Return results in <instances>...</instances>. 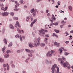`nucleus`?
<instances>
[{
	"mask_svg": "<svg viewBox=\"0 0 73 73\" xmlns=\"http://www.w3.org/2000/svg\"><path fill=\"white\" fill-rule=\"evenodd\" d=\"M4 42L6 45L7 44V40L5 38H4L3 40Z\"/></svg>",
	"mask_w": 73,
	"mask_h": 73,
	"instance_id": "nucleus-14",
	"label": "nucleus"
},
{
	"mask_svg": "<svg viewBox=\"0 0 73 73\" xmlns=\"http://www.w3.org/2000/svg\"><path fill=\"white\" fill-rule=\"evenodd\" d=\"M59 51H60V54H61V53H62V50L61 49V48H59Z\"/></svg>",
	"mask_w": 73,
	"mask_h": 73,
	"instance_id": "nucleus-32",
	"label": "nucleus"
},
{
	"mask_svg": "<svg viewBox=\"0 0 73 73\" xmlns=\"http://www.w3.org/2000/svg\"><path fill=\"white\" fill-rule=\"evenodd\" d=\"M54 45H56V46H57V47H59V45L60 44V43H57V42H55L54 43Z\"/></svg>",
	"mask_w": 73,
	"mask_h": 73,
	"instance_id": "nucleus-9",
	"label": "nucleus"
},
{
	"mask_svg": "<svg viewBox=\"0 0 73 73\" xmlns=\"http://www.w3.org/2000/svg\"><path fill=\"white\" fill-rule=\"evenodd\" d=\"M33 24H34L33 22H32L30 25V26L31 27H33Z\"/></svg>",
	"mask_w": 73,
	"mask_h": 73,
	"instance_id": "nucleus-37",
	"label": "nucleus"
},
{
	"mask_svg": "<svg viewBox=\"0 0 73 73\" xmlns=\"http://www.w3.org/2000/svg\"><path fill=\"white\" fill-rule=\"evenodd\" d=\"M42 29H41V30H40L39 31V32L40 33L39 34V35H41V34L42 33Z\"/></svg>",
	"mask_w": 73,
	"mask_h": 73,
	"instance_id": "nucleus-20",
	"label": "nucleus"
},
{
	"mask_svg": "<svg viewBox=\"0 0 73 73\" xmlns=\"http://www.w3.org/2000/svg\"><path fill=\"white\" fill-rule=\"evenodd\" d=\"M43 0H36V2L37 3H38L40 2V1H42Z\"/></svg>",
	"mask_w": 73,
	"mask_h": 73,
	"instance_id": "nucleus-47",
	"label": "nucleus"
},
{
	"mask_svg": "<svg viewBox=\"0 0 73 73\" xmlns=\"http://www.w3.org/2000/svg\"><path fill=\"white\" fill-rule=\"evenodd\" d=\"M10 13L11 15L12 16H13V15H14V13L13 12H11Z\"/></svg>",
	"mask_w": 73,
	"mask_h": 73,
	"instance_id": "nucleus-33",
	"label": "nucleus"
},
{
	"mask_svg": "<svg viewBox=\"0 0 73 73\" xmlns=\"http://www.w3.org/2000/svg\"><path fill=\"white\" fill-rule=\"evenodd\" d=\"M50 21L51 23H53V19L52 18V19H50Z\"/></svg>",
	"mask_w": 73,
	"mask_h": 73,
	"instance_id": "nucleus-41",
	"label": "nucleus"
},
{
	"mask_svg": "<svg viewBox=\"0 0 73 73\" xmlns=\"http://www.w3.org/2000/svg\"><path fill=\"white\" fill-rule=\"evenodd\" d=\"M64 61L62 60L60 62V64L62 65H63L64 66V67H67V68L69 69H70V65H69V63L68 62H66V63H65L64 62Z\"/></svg>",
	"mask_w": 73,
	"mask_h": 73,
	"instance_id": "nucleus-1",
	"label": "nucleus"
},
{
	"mask_svg": "<svg viewBox=\"0 0 73 73\" xmlns=\"http://www.w3.org/2000/svg\"><path fill=\"white\" fill-rule=\"evenodd\" d=\"M17 31L19 33H21V31H20V29L19 28H17Z\"/></svg>",
	"mask_w": 73,
	"mask_h": 73,
	"instance_id": "nucleus-44",
	"label": "nucleus"
},
{
	"mask_svg": "<svg viewBox=\"0 0 73 73\" xmlns=\"http://www.w3.org/2000/svg\"><path fill=\"white\" fill-rule=\"evenodd\" d=\"M9 56V55L8 54H7L4 55V57L5 58H8Z\"/></svg>",
	"mask_w": 73,
	"mask_h": 73,
	"instance_id": "nucleus-10",
	"label": "nucleus"
},
{
	"mask_svg": "<svg viewBox=\"0 0 73 73\" xmlns=\"http://www.w3.org/2000/svg\"><path fill=\"white\" fill-rule=\"evenodd\" d=\"M34 11H35V9H32L31 10V13H33V12H34Z\"/></svg>",
	"mask_w": 73,
	"mask_h": 73,
	"instance_id": "nucleus-27",
	"label": "nucleus"
},
{
	"mask_svg": "<svg viewBox=\"0 0 73 73\" xmlns=\"http://www.w3.org/2000/svg\"><path fill=\"white\" fill-rule=\"evenodd\" d=\"M2 52L3 53H4L5 52V46H4V47L2 49Z\"/></svg>",
	"mask_w": 73,
	"mask_h": 73,
	"instance_id": "nucleus-16",
	"label": "nucleus"
},
{
	"mask_svg": "<svg viewBox=\"0 0 73 73\" xmlns=\"http://www.w3.org/2000/svg\"><path fill=\"white\" fill-rule=\"evenodd\" d=\"M35 12H36V11L37 12V13H38V11H37V10L36 9H35V10H34Z\"/></svg>",
	"mask_w": 73,
	"mask_h": 73,
	"instance_id": "nucleus-49",
	"label": "nucleus"
},
{
	"mask_svg": "<svg viewBox=\"0 0 73 73\" xmlns=\"http://www.w3.org/2000/svg\"><path fill=\"white\" fill-rule=\"evenodd\" d=\"M13 19L14 20H18V18L17 17H13Z\"/></svg>",
	"mask_w": 73,
	"mask_h": 73,
	"instance_id": "nucleus-25",
	"label": "nucleus"
},
{
	"mask_svg": "<svg viewBox=\"0 0 73 73\" xmlns=\"http://www.w3.org/2000/svg\"><path fill=\"white\" fill-rule=\"evenodd\" d=\"M29 46L31 48H33V47H34V46L33 45V44H32V43H29Z\"/></svg>",
	"mask_w": 73,
	"mask_h": 73,
	"instance_id": "nucleus-12",
	"label": "nucleus"
},
{
	"mask_svg": "<svg viewBox=\"0 0 73 73\" xmlns=\"http://www.w3.org/2000/svg\"><path fill=\"white\" fill-rule=\"evenodd\" d=\"M44 42H45V43L46 44H48V42H47V41H46V40H44Z\"/></svg>",
	"mask_w": 73,
	"mask_h": 73,
	"instance_id": "nucleus-50",
	"label": "nucleus"
},
{
	"mask_svg": "<svg viewBox=\"0 0 73 73\" xmlns=\"http://www.w3.org/2000/svg\"><path fill=\"white\" fill-rule=\"evenodd\" d=\"M25 62L26 63H28V61L27 59H26V60H25Z\"/></svg>",
	"mask_w": 73,
	"mask_h": 73,
	"instance_id": "nucleus-60",
	"label": "nucleus"
},
{
	"mask_svg": "<svg viewBox=\"0 0 73 73\" xmlns=\"http://www.w3.org/2000/svg\"><path fill=\"white\" fill-rule=\"evenodd\" d=\"M50 53L51 54H50V52H48L46 54L47 56H50V57H51V56H52V54H54V50H51L50 51Z\"/></svg>",
	"mask_w": 73,
	"mask_h": 73,
	"instance_id": "nucleus-4",
	"label": "nucleus"
},
{
	"mask_svg": "<svg viewBox=\"0 0 73 73\" xmlns=\"http://www.w3.org/2000/svg\"><path fill=\"white\" fill-rule=\"evenodd\" d=\"M60 2L59 1H58L57 2V3L58 4V5L59 6L60 5Z\"/></svg>",
	"mask_w": 73,
	"mask_h": 73,
	"instance_id": "nucleus-45",
	"label": "nucleus"
},
{
	"mask_svg": "<svg viewBox=\"0 0 73 73\" xmlns=\"http://www.w3.org/2000/svg\"><path fill=\"white\" fill-rule=\"evenodd\" d=\"M22 38L23 40H25V37L24 36H22Z\"/></svg>",
	"mask_w": 73,
	"mask_h": 73,
	"instance_id": "nucleus-62",
	"label": "nucleus"
},
{
	"mask_svg": "<svg viewBox=\"0 0 73 73\" xmlns=\"http://www.w3.org/2000/svg\"><path fill=\"white\" fill-rule=\"evenodd\" d=\"M36 12L34 11V12L33 13V16H36Z\"/></svg>",
	"mask_w": 73,
	"mask_h": 73,
	"instance_id": "nucleus-36",
	"label": "nucleus"
},
{
	"mask_svg": "<svg viewBox=\"0 0 73 73\" xmlns=\"http://www.w3.org/2000/svg\"><path fill=\"white\" fill-rule=\"evenodd\" d=\"M11 52H11V51L10 50H8L6 51V53L7 54H8L9 53H11Z\"/></svg>",
	"mask_w": 73,
	"mask_h": 73,
	"instance_id": "nucleus-21",
	"label": "nucleus"
},
{
	"mask_svg": "<svg viewBox=\"0 0 73 73\" xmlns=\"http://www.w3.org/2000/svg\"><path fill=\"white\" fill-rule=\"evenodd\" d=\"M53 25H58V23L57 22L56 23H52Z\"/></svg>",
	"mask_w": 73,
	"mask_h": 73,
	"instance_id": "nucleus-22",
	"label": "nucleus"
},
{
	"mask_svg": "<svg viewBox=\"0 0 73 73\" xmlns=\"http://www.w3.org/2000/svg\"><path fill=\"white\" fill-rule=\"evenodd\" d=\"M45 62L47 64H49V61H48V60H46Z\"/></svg>",
	"mask_w": 73,
	"mask_h": 73,
	"instance_id": "nucleus-35",
	"label": "nucleus"
},
{
	"mask_svg": "<svg viewBox=\"0 0 73 73\" xmlns=\"http://www.w3.org/2000/svg\"><path fill=\"white\" fill-rule=\"evenodd\" d=\"M40 46L42 47H44L45 46V44L44 43H41L40 44Z\"/></svg>",
	"mask_w": 73,
	"mask_h": 73,
	"instance_id": "nucleus-11",
	"label": "nucleus"
},
{
	"mask_svg": "<svg viewBox=\"0 0 73 73\" xmlns=\"http://www.w3.org/2000/svg\"><path fill=\"white\" fill-rule=\"evenodd\" d=\"M10 28H11V29H14V27H13V25H12V24H11L10 25Z\"/></svg>",
	"mask_w": 73,
	"mask_h": 73,
	"instance_id": "nucleus-15",
	"label": "nucleus"
},
{
	"mask_svg": "<svg viewBox=\"0 0 73 73\" xmlns=\"http://www.w3.org/2000/svg\"><path fill=\"white\" fill-rule=\"evenodd\" d=\"M40 12H41V13H44V11H43L42 10L40 11Z\"/></svg>",
	"mask_w": 73,
	"mask_h": 73,
	"instance_id": "nucleus-57",
	"label": "nucleus"
},
{
	"mask_svg": "<svg viewBox=\"0 0 73 73\" xmlns=\"http://www.w3.org/2000/svg\"><path fill=\"white\" fill-rule=\"evenodd\" d=\"M69 8L70 11L72 10V7L71 6H69Z\"/></svg>",
	"mask_w": 73,
	"mask_h": 73,
	"instance_id": "nucleus-30",
	"label": "nucleus"
},
{
	"mask_svg": "<svg viewBox=\"0 0 73 73\" xmlns=\"http://www.w3.org/2000/svg\"><path fill=\"white\" fill-rule=\"evenodd\" d=\"M15 37L16 38L18 37V38H19V37L20 41L21 42L23 41V39H22V37H21V35H20L19 36V35L17 34L15 36Z\"/></svg>",
	"mask_w": 73,
	"mask_h": 73,
	"instance_id": "nucleus-6",
	"label": "nucleus"
},
{
	"mask_svg": "<svg viewBox=\"0 0 73 73\" xmlns=\"http://www.w3.org/2000/svg\"><path fill=\"white\" fill-rule=\"evenodd\" d=\"M7 70H9V65H7Z\"/></svg>",
	"mask_w": 73,
	"mask_h": 73,
	"instance_id": "nucleus-43",
	"label": "nucleus"
},
{
	"mask_svg": "<svg viewBox=\"0 0 73 73\" xmlns=\"http://www.w3.org/2000/svg\"><path fill=\"white\" fill-rule=\"evenodd\" d=\"M12 42H10L9 44L8 45V47H11V46H12Z\"/></svg>",
	"mask_w": 73,
	"mask_h": 73,
	"instance_id": "nucleus-19",
	"label": "nucleus"
},
{
	"mask_svg": "<svg viewBox=\"0 0 73 73\" xmlns=\"http://www.w3.org/2000/svg\"><path fill=\"white\" fill-rule=\"evenodd\" d=\"M20 3H21V4H23V2H24V1L23 0H20L19 1Z\"/></svg>",
	"mask_w": 73,
	"mask_h": 73,
	"instance_id": "nucleus-39",
	"label": "nucleus"
},
{
	"mask_svg": "<svg viewBox=\"0 0 73 73\" xmlns=\"http://www.w3.org/2000/svg\"><path fill=\"white\" fill-rule=\"evenodd\" d=\"M9 14V13L4 12V13H2L1 15L2 16H7Z\"/></svg>",
	"mask_w": 73,
	"mask_h": 73,
	"instance_id": "nucleus-5",
	"label": "nucleus"
},
{
	"mask_svg": "<svg viewBox=\"0 0 73 73\" xmlns=\"http://www.w3.org/2000/svg\"><path fill=\"white\" fill-rule=\"evenodd\" d=\"M7 9H8V7H5V9L4 10V12H5V11H6V10H7Z\"/></svg>",
	"mask_w": 73,
	"mask_h": 73,
	"instance_id": "nucleus-42",
	"label": "nucleus"
},
{
	"mask_svg": "<svg viewBox=\"0 0 73 73\" xmlns=\"http://www.w3.org/2000/svg\"><path fill=\"white\" fill-rule=\"evenodd\" d=\"M49 12V10H46V13H48Z\"/></svg>",
	"mask_w": 73,
	"mask_h": 73,
	"instance_id": "nucleus-63",
	"label": "nucleus"
},
{
	"mask_svg": "<svg viewBox=\"0 0 73 73\" xmlns=\"http://www.w3.org/2000/svg\"><path fill=\"white\" fill-rule=\"evenodd\" d=\"M1 10H4V8L3 7H2L1 8Z\"/></svg>",
	"mask_w": 73,
	"mask_h": 73,
	"instance_id": "nucleus-58",
	"label": "nucleus"
},
{
	"mask_svg": "<svg viewBox=\"0 0 73 73\" xmlns=\"http://www.w3.org/2000/svg\"><path fill=\"white\" fill-rule=\"evenodd\" d=\"M56 69L57 70H56V72H55L54 73L56 72V73H62L61 72H59L60 69H59L58 67H56Z\"/></svg>",
	"mask_w": 73,
	"mask_h": 73,
	"instance_id": "nucleus-7",
	"label": "nucleus"
},
{
	"mask_svg": "<svg viewBox=\"0 0 73 73\" xmlns=\"http://www.w3.org/2000/svg\"><path fill=\"white\" fill-rule=\"evenodd\" d=\"M68 54H69V53H68L66 52H64V55H65L66 56H68Z\"/></svg>",
	"mask_w": 73,
	"mask_h": 73,
	"instance_id": "nucleus-31",
	"label": "nucleus"
},
{
	"mask_svg": "<svg viewBox=\"0 0 73 73\" xmlns=\"http://www.w3.org/2000/svg\"><path fill=\"white\" fill-rule=\"evenodd\" d=\"M25 52H28V53H30L31 51L30 50L28 49H25Z\"/></svg>",
	"mask_w": 73,
	"mask_h": 73,
	"instance_id": "nucleus-18",
	"label": "nucleus"
},
{
	"mask_svg": "<svg viewBox=\"0 0 73 73\" xmlns=\"http://www.w3.org/2000/svg\"><path fill=\"white\" fill-rule=\"evenodd\" d=\"M11 67L13 68H15V65H14V64H12L11 65Z\"/></svg>",
	"mask_w": 73,
	"mask_h": 73,
	"instance_id": "nucleus-38",
	"label": "nucleus"
},
{
	"mask_svg": "<svg viewBox=\"0 0 73 73\" xmlns=\"http://www.w3.org/2000/svg\"><path fill=\"white\" fill-rule=\"evenodd\" d=\"M10 64H13V61H11L10 62Z\"/></svg>",
	"mask_w": 73,
	"mask_h": 73,
	"instance_id": "nucleus-53",
	"label": "nucleus"
},
{
	"mask_svg": "<svg viewBox=\"0 0 73 73\" xmlns=\"http://www.w3.org/2000/svg\"><path fill=\"white\" fill-rule=\"evenodd\" d=\"M17 53H20V50H17Z\"/></svg>",
	"mask_w": 73,
	"mask_h": 73,
	"instance_id": "nucleus-52",
	"label": "nucleus"
},
{
	"mask_svg": "<svg viewBox=\"0 0 73 73\" xmlns=\"http://www.w3.org/2000/svg\"><path fill=\"white\" fill-rule=\"evenodd\" d=\"M5 1V0H0V1L1 2H4Z\"/></svg>",
	"mask_w": 73,
	"mask_h": 73,
	"instance_id": "nucleus-54",
	"label": "nucleus"
},
{
	"mask_svg": "<svg viewBox=\"0 0 73 73\" xmlns=\"http://www.w3.org/2000/svg\"><path fill=\"white\" fill-rule=\"evenodd\" d=\"M30 54H28V56H29V57H32V54H31V53H30Z\"/></svg>",
	"mask_w": 73,
	"mask_h": 73,
	"instance_id": "nucleus-28",
	"label": "nucleus"
},
{
	"mask_svg": "<svg viewBox=\"0 0 73 73\" xmlns=\"http://www.w3.org/2000/svg\"><path fill=\"white\" fill-rule=\"evenodd\" d=\"M56 66H57V65L56 64H54V65H52V67L51 68L52 70V73H55L54 72H56V70L55 69V68H56Z\"/></svg>",
	"mask_w": 73,
	"mask_h": 73,
	"instance_id": "nucleus-3",
	"label": "nucleus"
},
{
	"mask_svg": "<svg viewBox=\"0 0 73 73\" xmlns=\"http://www.w3.org/2000/svg\"><path fill=\"white\" fill-rule=\"evenodd\" d=\"M15 3L16 4V5H15V7L16 8L17 7H19V6L20 4L19 3H18L16 1H15Z\"/></svg>",
	"mask_w": 73,
	"mask_h": 73,
	"instance_id": "nucleus-8",
	"label": "nucleus"
},
{
	"mask_svg": "<svg viewBox=\"0 0 73 73\" xmlns=\"http://www.w3.org/2000/svg\"><path fill=\"white\" fill-rule=\"evenodd\" d=\"M24 8H27V6L25 5H24Z\"/></svg>",
	"mask_w": 73,
	"mask_h": 73,
	"instance_id": "nucleus-61",
	"label": "nucleus"
},
{
	"mask_svg": "<svg viewBox=\"0 0 73 73\" xmlns=\"http://www.w3.org/2000/svg\"><path fill=\"white\" fill-rule=\"evenodd\" d=\"M5 29L3 28V29L2 31V33H4L5 32Z\"/></svg>",
	"mask_w": 73,
	"mask_h": 73,
	"instance_id": "nucleus-24",
	"label": "nucleus"
},
{
	"mask_svg": "<svg viewBox=\"0 0 73 73\" xmlns=\"http://www.w3.org/2000/svg\"><path fill=\"white\" fill-rule=\"evenodd\" d=\"M62 60V58H58V61H60V60Z\"/></svg>",
	"mask_w": 73,
	"mask_h": 73,
	"instance_id": "nucleus-59",
	"label": "nucleus"
},
{
	"mask_svg": "<svg viewBox=\"0 0 73 73\" xmlns=\"http://www.w3.org/2000/svg\"><path fill=\"white\" fill-rule=\"evenodd\" d=\"M35 40L34 41L35 42H36V43H34V45L35 47H37V45L39 46L40 45V40H41V38L40 37H39L38 39L36 38H35Z\"/></svg>",
	"mask_w": 73,
	"mask_h": 73,
	"instance_id": "nucleus-2",
	"label": "nucleus"
},
{
	"mask_svg": "<svg viewBox=\"0 0 73 73\" xmlns=\"http://www.w3.org/2000/svg\"><path fill=\"white\" fill-rule=\"evenodd\" d=\"M64 24H63L62 25H60V28H62V27L64 25Z\"/></svg>",
	"mask_w": 73,
	"mask_h": 73,
	"instance_id": "nucleus-46",
	"label": "nucleus"
},
{
	"mask_svg": "<svg viewBox=\"0 0 73 73\" xmlns=\"http://www.w3.org/2000/svg\"><path fill=\"white\" fill-rule=\"evenodd\" d=\"M45 36H46V37H49V36L48 35H46Z\"/></svg>",
	"mask_w": 73,
	"mask_h": 73,
	"instance_id": "nucleus-64",
	"label": "nucleus"
},
{
	"mask_svg": "<svg viewBox=\"0 0 73 73\" xmlns=\"http://www.w3.org/2000/svg\"><path fill=\"white\" fill-rule=\"evenodd\" d=\"M54 31L56 33H59V31L58 30L55 29Z\"/></svg>",
	"mask_w": 73,
	"mask_h": 73,
	"instance_id": "nucleus-34",
	"label": "nucleus"
},
{
	"mask_svg": "<svg viewBox=\"0 0 73 73\" xmlns=\"http://www.w3.org/2000/svg\"><path fill=\"white\" fill-rule=\"evenodd\" d=\"M4 62V60L2 59L1 58H0V62Z\"/></svg>",
	"mask_w": 73,
	"mask_h": 73,
	"instance_id": "nucleus-13",
	"label": "nucleus"
},
{
	"mask_svg": "<svg viewBox=\"0 0 73 73\" xmlns=\"http://www.w3.org/2000/svg\"><path fill=\"white\" fill-rule=\"evenodd\" d=\"M66 34H67L66 35V36H68V35H69V33H68L67 31H66L64 33V34L66 35Z\"/></svg>",
	"mask_w": 73,
	"mask_h": 73,
	"instance_id": "nucleus-26",
	"label": "nucleus"
},
{
	"mask_svg": "<svg viewBox=\"0 0 73 73\" xmlns=\"http://www.w3.org/2000/svg\"><path fill=\"white\" fill-rule=\"evenodd\" d=\"M0 6H1V7H3V6H4V5H3V4H0Z\"/></svg>",
	"mask_w": 73,
	"mask_h": 73,
	"instance_id": "nucleus-55",
	"label": "nucleus"
},
{
	"mask_svg": "<svg viewBox=\"0 0 73 73\" xmlns=\"http://www.w3.org/2000/svg\"><path fill=\"white\" fill-rule=\"evenodd\" d=\"M19 9H17V8H16L14 9V11H19Z\"/></svg>",
	"mask_w": 73,
	"mask_h": 73,
	"instance_id": "nucleus-48",
	"label": "nucleus"
},
{
	"mask_svg": "<svg viewBox=\"0 0 73 73\" xmlns=\"http://www.w3.org/2000/svg\"><path fill=\"white\" fill-rule=\"evenodd\" d=\"M16 24L18 25V27H19V28H20L21 27V26H20V25L19 24V22L18 21H17L16 23Z\"/></svg>",
	"mask_w": 73,
	"mask_h": 73,
	"instance_id": "nucleus-17",
	"label": "nucleus"
},
{
	"mask_svg": "<svg viewBox=\"0 0 73 73\" xmlns=\"http://www.w3.org/2000/svg\"><path fill=\"white\" fill-rule=\"evenodd\" d=\"M42 31H44V32H48V31L46 30H44V29H42Z\"/></svg>",
	"mask_w": 73,
	"mask_h": 73,
	"instance_id": "nucleus-40",
	"label": "nucleus"
},
{
	"mask_svg": "<svg viewBox=\"0 0 73 73\" xmlns=\"http://www.w3.org/2000/svg\"><path fill=\"white\" fill-rule=\"evenodd\" d=\"M65 43L66 44H68V43H69V41H66L65 42Z\"/></svg>",
	"mask_w": 73,
	"mask_h": 73,
	"instance_id": "nucleus-51",
	"label": "nucleus"
},
{
	"mask_svg": "<svg viewBox=\"0 0 73 73\" xmlns=\"http://www.w3.org/2000/svg\"><path fill=\"white\" fill-rule=\"evenodd\" d=\"M61 49H63L64 51H66V50H65V49H64V48L63 47H62L61 48Z\"/></svg>",
	"mask_w": 73,
	"mask_h": 73,
	"instance_id": "nucleus-56",
	"label": "nucleus"
},
{
	"mask_svg": "<svg viewBox=\"0 0 73 73\" xmlns=\"http://www.w3.org/2000/svg\"><path fill=\"white\" fill-rule=\"evenodd\" d=\"M8 64V63H7L6 64H4L3 65L4 67H5L6 66H7Z\"/></svg>",
	"mask_w": 73,
	"mask_h": 73,
	"instance_id": "nucleus-29",
	"label": "nucleus"
},
{
	"mask_svg": "<svg viewBox=\"0 0 73 73\" xmlns=\"http://www.w3.org/2000/svg\"><path fill=\"white\" fill-rule=\"evenodd\" d=\"M37 21V19H35L34 20L33 22L35 24V23H36V22Z\"/></svg>",
	"mask_w": 73,
	"mask_h": 73,
	"instance_id": "nucleus-23",
	"label": "nucleus"
}]
</instances>
